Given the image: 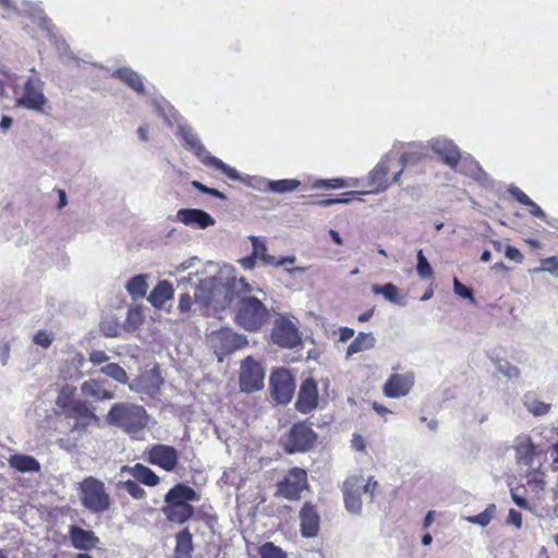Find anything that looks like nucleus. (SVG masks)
<instances>
[{"label": "nucleus", "mask_w": 558, "mask_h": 558, "mask_svg": "<svg viewBox=\"0 0 558 558\" xmlns=\"http://www.w3.org/2000/svg\"><path fill=\"white\" fill-rule=\"evenodd\" d=\"M194 258L182 262L170 270L178 278V287L194 290V301L206 315H215L231 304L234 291H252L244 277H236L231 266H223L217 275L208 276L204 271H189Z\"/></svg>", "instance_id": "1"}, {"label": "nucleus", "mask_w": 558, "mask_h": 558, "mask_svg": "<svg viewBox=\"0 0 558 558\" xmlns=\"http://www.w3.org/2000/svg\"><path fill=\"white\" fill-rule=\"evenodd\" d=\"M414 157V153H404L399 156L392 150L389 151L369 171L367 175V185L371 189L368 191H349L345 192L344 195L357 196L385 192L391 183L400 180L405 165Z\"/></svg>", "instance_id": "2"}, {"label": "nucleus", "mask_w": 558, "mask_h": 558, "mask_svg": "<svg viewBox=\"0 0 558 558\" xmlns=\"http://www.w3.org/2000/svg\"><path fill=\"white\" fill-rule=\"evenodd\" d=\"M246 283L253 289L252 291H234L231 303L239 299L235 312V322L239 326L247 331L259 330L269 319V312L260 300L255 296H246L245 293L263 292L260 288H255Z\"/></svg>", "instance_id": "3"}, {"label": "nucleus", "mask_w": 558, "mask_h": 558, "mask_svg": "<svg viewBox=\"0 0 558 558\" xmlns=\"http://www.w3.org/2000/svg\"><path fill=\"white\" fill-rule=\"evenodd\" d=\"M106 421L108 424L121 428L133 438H138V434L148 425V415L142 405L119 402L111 407Z\"/></svg>", "instance_id": "4"}, {"label": "nucleus", "mask_w": 558, "mask_h": 558, "mask_svg": "<svg viewBox=\"0 0 558 558\" xmlns=\"http://www.w3.org/2000/svg\"><path fill=\"white\" fill-rule=\"evenodd\" d=\"M377 487L373 477L352 476L343 484L344 504L351 513H360L364 500L372 501Z\"/></svg>", "instance_id": "5"}, {"label": "nucleus", "mask_w": 558, "mask_h": 558, "mask_svg": "<svg viewBox=\"0 0 558 558\" xmlns=\"http://www.w3.org/2000/svg\"><path fill=\"white\" fill-rule=\"evenodd\" d=\"M78 497L82 505L93 513H102L111 506V498L104 482L94 476H88L80 483Z\"/></svg>", "instance_id": "6"}, {"label": "nucleus", "mask_w": 558, "mask_h": 558, "mask_svg": "<svg viewBox=\"0 0 558 558\" xmlns=\"http://www.w3.org/2000/svg\"><path fill=\"white\" fill-rule=\"evenodd\" d=\"M179 130L183 140L185 141L186 146L194 151V154L202 160L203 163L211 166L217 170H220L231 180H241L240 174L234 168L228 166L217 157L211 156L206 150L205 146L202 144V142L199 141L198 136L194 133L192 128L187 125H180Z\"/></svg>", "instance_id": "7"}, {"label": "nucleus", "mask_w": 558, "mask_h": 558, "mask_svg": "<svg viewBox=\"0 0 558 558\" xmlns=\"http://www.w3.org/2000/svg\"><path fill=\"white\" fill-rule=\"evenodd\" d=\"M15 104L34 111H43L47 104L44 82L38 76L28 77L23 87L14 85Z\"/></svg>", "instance_id": "8"}, {"label": "nucleus", "mask_w": 558, "mask_h": 558, "mask_svg": "<svg viewBox=\"0 0 558 558\" xmlns=\"http://www.w3.org/2000/svg\"><path fill=\"white\" fill-rule=\"evenodd\" d=\"M208 342L217 355H223L245 347L247 339L231 328H221L208 336Z\"/></svg>", "instance_id": "9"}, {"label": "nucleus", "mask_w": 558, "mask_h": 558, "mask_svg": "<svg viewBox=\"0 0 558 558\" xmlns=\"http://www.w3.org/2000/svg\"><path fill=\"white\" fill-rule=\"evenodd\" d=\"M271 339L274 343L288 349L298 347L302 341L295 323L283 316H280L275 320Z\"/></svg>", "instance_id": "10"}, {"label": "nucleus", "mask_w": 558, "mask_h": 558, "mask_svg": "<svg viewBox=\"0 0 558 558\" xmlns=\"http://www.w3.org/2000/svg\"><path fill=\"white\" fill-rule=\"evenodd\" d=\"M511 449L514 451L515 463L521 469L535 465L541 453L531 436L524 433L514 437Z\"/></svg>", "instance_id": "11"}, {"label": "nucleus", "mask_w": 558, "mask_h": 558, "mask_svg": "<svg viewBox=\"0 0 558 558\" xmlns=\"http://www.w3.org/2000/svg\"><path fill=\"white\" fill-rule=\"evenodd\" d=\"M265 372L253 357L247 356L241 364L240 387L242 391L252 392L264 387Z\"/></svg>", "instance_id": "12"}, {"label": "nucleus", "mask_w": 558, "mask_h": 558, "mask_svg": "<svg viewBox=\"0 0 558 558\" xmlns=\"http://www.w3.org/2000/svg\"><path fill=\"white\" fill-rule=\"evenodd\" d=\"M270 387L272 397L278 403H289L295 390L294 378L289 371L277 369L270 376Z\"/></svg>", "instance_id": "13"}, {"label": "nucleus", "mask_w": 558, "mask_h": 558, "mask_svg": "<svg viewBox=\"0 0 558 558\" xmlns=\"http://www.w3.org/2000/svg\"><path fill=\"white\" fill-rule=\"evenodd\" d=\"M427 147L438 155L442 162L451 169H456L462 158L459 147L452 140L446 136L430 138L427 142Z\"/></svg>", "instance_id": "14"}, {"label": "nucleus", "mask_w": 558, "mask_h": 558, "mask_svg": "<svg viewBox=\"0 0 558 558\" xmlns=\"http://www.w3.org/2000/svg\"><path fill=\"white\" fill-rule=\"evenodd\" d=\"M145 454L150 464L157 465L167 472L173 471L179 461L177 449L168 445H154L145 451Z\"/></svg>", "instance_id": "15"}, {"label": "nucleus", "mask_w": 558, "mask_h": 558, "mask_svg": "<svg viewBox=\"0 0 558 558\" xmlns=\"http://www.w3.org/2000/svg\"><path fill=\"white\" fill-rule=\"evenodd\" d=\"M307 487L306 472L293 468L286 478L278 485V494L290 500L300 498L301 493Z\"/></svg>", "instance_id": "16"}, {"label": "nucleus", "mask_w": 558, "mask_h": 558, "mask_svg": "<svg viewBox=\"0 0 558 558\" xmlns=\"http://www.w3.org/2000/svg\"><path fill=\"white\" fill-rule=\"evenodd\" d=\"M415 383V375L408 371L392 373L383 386V392L388 398H401L410 393Z\"/></svg>", "instance_id": "17"}, {"label": "nucleus", "mask_w": 558, "mask_h": 558, "mask_svg": "<svg viewBox=\"0 0 558 558\" xmlns=\"http://www.w3.org/2000/svg\"><path fill=\"white\" fill-rule=\"evenodd\" d=\"M316 435L305 423L296 424L292 427L289 436V451H305L315 441Z\"/></svg>", "instance_id": "18"}, {"label": "nucleus", "mask_w": 558, "mask_h": 558, "mask_svg": "<svg viewBox=\"0 0 558 558\" xmlns=\"http://www.w3.org/2000/svg\"><path fill=\"white\" fill-rule=\"evenodd\" d=\"M318 403V390L314 379H305L298 395L295 407L301 413H310Z\"/></svg>", "instance_id": "19"}, {"label": "nucleus", "mask_w": 558, "mask_h": 558, "mask_svg": "<svg viewBox=\"0 0 558 558\" xmlns=\"http://www.w3.org/2000/svg\"><path fill=\"white\" fill-rule=\"evenodd\" d=\"M177 220L185 226L206 229L215 225V219L206 211L197 208H183L177 211Z\"/></svg>", "instance_id": "20"}, {"label": "nucleus", "mask_w": 558, "mask_h": 558, "mask_svg": "<svg viewBox=\"0 0 558 558\" xmlns=\"http://www.w3.org/2000/svg\"><path fill=\"white\" fill-rule=\"evenodd\" d=\"M126 476H131L146 486H156L159 483V476L148 466L141 463L123 465L117 474V477L125 478Z\"/></svg>", "instance_id": "21"}, {"label": "nucleus", "mask_w": 558, "mask_h": 558, "mask_svg": "<svg viewBox=\"0 0 558 558\" xmlns=\"http://www.w3.org/2000/svg\"><path fill=\"white\" fill-rule=\"evenodd\" d=\"M301 533L304 537H313L319 529V515L315 508L305 504L300 511Z\"/></svg>", "instance_id": "22"}, {"label": "nucleus", "mask_w": 558, "mask_h": 558, "mask_svg": "<svg viewBox=\"0 0 558 558\" xmlns=\"http://www.w3.org/2000/svg\"><path fill=\"white\" fill-rule=\"evenodd\" d=\"M84 397L93 398L94 400H111L114 398L112 391L106 388L104 380L92 378L84 381L81 386Z\"/></svg>", "instance_id": "23"}, {"label": "nucleus", "mask_w": 558, "mask_h": 558, "mask_svg": "<svg viewBox=\"0 0 558 558\" xmlns=\"http://www.w3.org/2000/svg\"><path fill=\"white\" fill-rule=\"evenodd\" d=\"M163 514L171 522L182 524L186 522L194 513V509L190 504H178L166 505L162 508Z\"/></svg>", "instance_id": "24"}, {"label": "nucleus", "mask_w": 558, "mask_h": 558, "mask_svg": "<svg viewBox=\"0 0 558 558\" xmlns=\"http://www.w3.org/2000/svg\"><path fill=\"white\" fill-rule=\"evenodd\" d=\"M111 76L120 80L137 94H144L145 86L142 76L131 68H120L111 73Z\"/></svg>", "instance_id": "25"}, {"label": "nucleus", "mask_w": 558, "mask_h": 558, "mask_svg": "<svg viewBox=\"0 0 558 558\" xmlns=\"http://www.w3.org/2000/svg\"><path fill=\"white\" fill-rule=\"evenodd\" d=\"M173 293L174 290L172 284L166 280H162L159 281L153 289L147 300L153 306L162 308L166 302L172 299Z\"/></svg>", "instance_id": "26"}, {"label": "nucleus", "mask_w": 558, "mask_h": 558, "mask_svg": "<svg viewBox=\"0 0 558 558\" xmlns=\"http://www.w3.org/2000/svg\"><path fill=\"white\" fill-rule=\"evenodd\" d=\"M359 185L360 179L356 178L316 179L311 183V187L316 190H338L344 187H356Z\"/></svg>", "instance_id": "27"}, {"label": "nucleus", "mask_w": 558, "mask_h": 558, "mask_svg": "<svg viewBox=\"0 0 558 558\" xmlns=\"http://www.w3.org/2000/svg\"><path fill=\"white\" fill-rule=\"evenodd\" d=\"M194 500H197L196 493L194 489L183 484H178L172 487L165 497L166 505H172L174 502L189 504Z\"/></svg>", "instance_id": "28"}, {"label": "nucleus", "mask_w": 558, "mask_h": 558, "mask_svg": "<svg viewBox=\"0 0 558 558\" xmlns=\"http://www.w3.org/2000/svg\"><path fill=\"white\" fill-rule=\"evenodd\" d=\"M162 384V379L155 371L145 372L137 381L130 384L131 390H145L148 393H154Z\"/></svg>", "instance_id": "29"}, {"label": "nucleus", "mask_w": 558, "mask_h": 558, "mask_svg": "<svg viewBox=\"0 0 558 558\" xmlns=\"http://www.w3.org/2000/svg\"><path fill=\"white\" fill-rule=\"evenodd\" d=\"M9 465L22 473L39 472L40 463L32 456L15 453L9 460Z\"/></svg>", "instance_id": "30"}, {"label": "nucleus", "mask_w": 558, "mask_h": 558, "mask_svg": "<svg viewBox=\"0 0 558 558\" xmlns=\"http://www.w3.org/2000/svg\"><path fill=\"white\" fill-rule=\"evenodd\" d=\"M70 536L73 546L78 549H89L98 542V538L92 531H86L78 526L71 527Z\"/></svg>", "instance_id": "31"}, {"label": "nucleus", "mask_w": 558, "mask_h": 558, "mask_svg": "<svg viewBox=\"0 0 558 558\" xmlns=\"http://www.w3.org/2000/svg\"><path fill=\"white\" fill-rule=\"evenodd\" d=\"M376 344V338L372 332H359L347 349V357L353 354L371 350Z\"/></svg>", "instance_id": "32"}, {"label": "nucleus", "mask_w": 558, "mask_h": 558, "mask_svg": "<svg viewBox=\"0 0 558 558\" xmlns=\"http://www.w3.org/2000/svg\"><path fill=\"white\" fill-rule=\"evenodd\" d=\"M260 182L267 190L276 194L294 192L301 185V182L295 179H282L276 181L262 179Z\"/></svg>", "instance_id": "33"}, {"label": "nucleus", "mask_w": 558, "mask_h": 558, "mask_svg": "<svg viewBox=\"0 0 558 558\" xmlns=\"http://www.w3.org/2000/svg\"><path fill=\"white\" fill-rule=\"evenodd\" d=\"M372 291L374 294H381L385 300L390 303L405 305V296L402 295L399 288L392 283H386L383 286L374 284L372 287Z\"/></svg>", "instance_id": "34"}, {"label": "nucleus", "mask_w": 558, "mask_h": 558, "mask_svg": "<svg viewBox=\"0 0 558 558\" xmlns=\"http://www.w3.org/2000/svg\"><path fill=\"white\" fill-rule=\"evenodd\" d=\"M148 275L141 274L132 277L125 284V289L133 300L143 299L148 290Z\"/></svg>", "instance_id": "35"}, {"label": "nucleus", "mask_w": 558, "mask_h": 558, "mask_svg": "<svg viewBox=\"0 0 558 558\" xmlns=\"http://www.w3.org/2000/svg\"><path fill=\"white\" fill-rule=\"evenodd\" d=\"M523 404L526 411L533 414L534 416L546 415L551 409L550 403H546L531 393L524 396Z\"/></svg>", "instance_id": "36"}, {"label": "nucleus", "mask_w": 558, "mask_h": 558, "mask_svg": "<svg viewBox=\"0 0 558 558\" xmlns=\"http://www.w3.org/2000/svg\"><path fill=\"white\" fill-rule=\"evenodd\" d=\"M248 239L253 246L252 255L256 259H259L264 265L275 264V257L267 253V246L263 239L255 235H251Z\"/></svg>", "instance_id": "37"}, {"label": "nucleus", "mask_w": 558, "mask_h": 558, "mask_svg": "<svg viewBox=\"0 0 558 558\" xmlns=\"http://www.w3.org/2000/svg\"><path fill=\"white\" fill-rule=\"evenodd\" d=\"M192 550V535L184 530L177 535L175 558H190Z\"/></svg>", "instance_id": "38"}, {"label": "nucleus", "mask_w": 558, "mask_h": 558, "mask_svg": "<svg viewBox=\"0 0 558 558\" xmlns=\"http://www.w3.org/2000/svg\"><path fill=\"white\" fill-rule=\"evenodd\" d=\"M75 391H76V389L73 386L62 387L60 389V392H59V396L57 399V404L60 408L65 409V410H74L75 405H74L73 398H74Z\"/></svg>", "instance_id": "39"}, {"label": "nucleus", "mask_w": 558, "mask_h": 558, "mask_svg": "<svg viewBox=\"0 0 558 558\" xmlns=\"http://www.w3.org/2000/svg\"><path fill=\"white\" fill-rule=\"evenodd\" d=\"M100 372L121 384H125L129 379L126 372L116 363H109L102 366Z\"/></svg>", "instance_id": "40"}, {"label": "nucleus", "mask_w": 558, "mask_h": 558, "mask_svg": "<svg viewBox=\"0 0 558 558\" xmlns=\"http://www.w3.org/2000/svg\"><path fill=\"white\" fill-rule=\"evenodd\" d=\"M118 486L125 489L135 499H142L145 497V490L129 476L125 478H119Z\"/></svg>", "instance_id": "41"}, {"label": "nucleus", "mask_w": 558, "mask_h": 558, "mask_svg": "<svg viewBox=\"0 0 558 558\" xmlns=\"http://www.w3.org/2000/svg\"><path fill=\"white\" fill-rule=\"evenodd\" d=\"M417 265L416 272L421 279H429L434 276V270L429 265L427 258L423 254V251L420 250L416 254Z\"/></svg>", "instance_id": "42"}, {"label": "nucleus", "mask_w": 558, "mask_h": 558, "mask_svg": "<svg viewBox=\"0 0 558 558\" xmlns=\"http://www.w3.org/2000/svg\"><path fill=\"white\" fill-rule=\"evenodd\" d=\"M495 512V505H489L483 512L466 517L465 520L470 523L477 524L480 526H487L492 521Z\"/></svg>", "instance_id": "43"}, {"label": "nucleus", "mask_w": 558, "mask_h": 558, "mask_svg": "<svg viewBox=\"0 0 558 558\" xmlns=\"http://www.w3.org/2000/svg\"><path fill=\"white\" fill-rule=\"evenodd\" d=\"M464 163L470 166L469 174L476 181L481 182L482 184L488 183V177L483 171V169L478 166V163L472 159L468 160L465 159Z\"/></svg>", "instance_id": "44"}, {"label": "nucleus", "mask_w": 558, "mask_h": 558, "mask_svg": "<svg viewBox=\"0 0 558 558\" xmlns=\"http://www.w3.org/2000/svg\"><path fill=\"white\" fill-rule=\"evenodd\" d=\"M259 554L262 558H286V554L281 550V548L275 546L272 543L264 544Z\"/></svg>", "instance_id": "45"}, {"label": "nucleus", "mask_w": 558, "mask_h": 558, "mask_svg": "<svg viewBox=\"0 0 558 558\" xmlns=\"http://www.w3.org/2000/svg\"><path fill=\"white\" fill-rule=\"evenodd\" d=\"M525 469V477L529 484H535L536 487L544 485V474L539 471L538 466Z\"/></svg>", "instance_id": "46"}, {"label": "nucleus", "mask_w": 558, "mask_h": 558, "mask_svg": "<svg viewBox=\"0 0 558 558\" xmlns=\"http://www.w3.org/2000/svg\"><path fill=\"white\" fill-rule=\"evenodd\" d=\"M52 341H53V335L51 332H47L45 330H38L33 336V342L36 345H39L44 349H48L51 345Z\"/></svg>", "instance_id": "47"}, {"label": "nucleus", "mask_w": 558, "mask_h": 558, "mask_svg": "<svg viewBox=\"0 0 558 558\" xmlns=\"http://www.w3.org/2000/svg\"><path fill=\"white\" fill-rule=\"evenodd\" d=\"M143 322V312L140 307H132L128 311L126 324L130 328L135 329Z\"/></svg>", "instance_id": "48"}, {"label": "nucleus", "mask_w": 558, "mask_h": 558, "mask_svg": "<svg viewBox=\"0 0 558 558\" xmlns=\"http://www.w3.org/2000/svg\"><path fill=\"white\" fill-rule=\"evenodd\" d=\"M453 292L462 299L474 302L472 290L461 283L457 278L453 279Z\"/></svg>", "instance_id": "49"}, {"label": "nucleus", "mask_w": 558, "mask_h": 558, "mask_svg": "<svg viewBox=\"0 0 558 558\" xmlns=\"http://www.w3.org/2000/svg\"><path fill=\"white\" fill-rule=\"evenodd\" d=\"M541 271H548L555 277H558V259L557 257H548L542 260Z\"/></svg>", "instance_id": "50"}, {"label": "nucleus", "mask_w": 558, "mask_h": 558, "mask_svg": "<svg viewBox=\"0 0 558 558\" xmlns=\"http://www.w3.org/2000/svg\"><path fill=\"white\" fill-rule=\"evenodd\" d=\"M497 369H498V372H500L501 374H504L505 376H507L509 378H515L519 376L518 367L510 365L507 362H504V363L499 362L497 365Z\"/></svg>", "instance_id": "51"}, {"label": "nucleus", "mask_w": 558, "mask_h": 558, "mask_svg": "<svg viewBox=\"0 0 558 558\" xmlns=\"http://www.w3.org/2000/svg\"><path fill=\"white\" fill-rule=\"evenodd\" d=\"M192 185L197 189L198 191L205 193V194H209L211 196H215L219 199H225L226 196L222 192L216 190V189H211V187H208L206 185H204L203 183L198 182V181H193L192 182Z\"/></svg>", "instance_id": "52"}, {"label": "nucleus", "mask_w": 558, "mask_h": 558, "mask_svg": "<svg viewBox=\"0 0 558 558\" xmlns=\"http://www.w3.org/2000/svg\"><path fill=\"white\" fill-rule=\"evenodd\" d=\"M193 300L189 292L182 293L179 298L178 308L181 313H187L192 310Z\"/></svg>", "instance_id": "53"}, {"label": "nucleus", "mask_w": 558, "mask_h": 558, "mask_svg": "<svg viewBox=\"0 0 558 558\" xmlns=\"http://www.w3.org/2000/svg\"><path fill=\"white\" fill-rule=\"evenodd\" d=\"M15 76L8 75V74H0V96L5 97L8 96L7 93V85H12L14 88L15 84Z\"/></svg>", "instance_id": "54"}, {"label": "nucleus", "mask_w": 558, "mask_h": 558, "mask_svg": "<svg viewBox=\"0 0 558 558\" xmlns=\"http://www.w3.org/2000/svg\"><path fill=\"white\" fill-rule=\"evenodd\" d=\"M509 193L521 204L527 205L531 203V198L517 186H510Z\"/></svg>", "instance_id": "55"}, {"label": "nucleus", "mask_w": 558, "mask_h": 558, "mask_svg": "<svg viewBox=\"0 0 558 558\" xmlns=\"http://www.w3.org/2000/svg\"><path fill=\"white\" fill-rule=\"evenodd\" d=\"M11 343L9 341H0V363L7 365L10 357Z\"/></svg>", "instance_id": "56"}, {"label": "nucleus", "mask_w": 558, "mask_h": 558, "mask_svg": "<svg viewBox=\"0 0 558 558\" xmlns=\"http://www.w3.org/2000/svg\"><path fill=\"white\" fill-rule=\"evenodd\" d=\"M109 356L104 351H93L89 354V361L95 365H100L102 363L108 362Z\"/></svg>", "instance_id": "57"}, {"label": "nucleus", "mask_w": 558, "mask_h": 558, "mask_svg": "<svg viewBox=\"0 0 558 558\" xmlns=\"http://www.w3.org/2000/svg\"><path fill=\"white\" fill-rule=\"evenodd\" d=\"M507 522L509 524L514 525L517 529H520L522 526V514L514 509H510L509 513H508Z\"/></svg>", "instance_id": "58"}, {"label": "nucleus", "mask_w": 558, "mask_h": 558, "mask_svg": "<svg viewBox=\"0 0 558 558\" xmlns=\"http://www.w3.org/2000/svg\"><path fill=\"white\" fill-rule=\"evenodd\" d=\"M351 447L355 451H360V452H364V453L366 452V442L361 435H357V434L353 435V438L351 440Z\"/></svg>", "instance_id": "59"}, {"label": "nucleus", "mask_w": 558, "mask_h": 558, "mask_svg": "<svg viewBox=\"0 0 558 558\" xmlns=\"http://www.w3.org/2000/svg\"><path fill=\"white\" fill-rule=\"evenodd\" d=\"M339 333V341L347 342L354 336V329L349 327H340L338 330Z\"/></svg>", "instance_id": "60"}, {"label": "nucleus", "mask_w": 558, "mask_h": 558, "mask_svg": "<svg viewBox=\"0 0 558 558\" xmlns=\"http://www.w3.org/2000/svg\"><path fill=\"white\" fill-rule=\"evenodd\" d=\"M506 256L511 259V260H515V262H521L522 260V254L520 253V251L513 246H508L506 248Z\"/></svg>", "instance_id": "61"}, {"label": "nucleus", "mask_w": 558, "mask_h": 558, "mask_svg": "<svg viewBox=\"0 0 558 558\" xmlns=\"http://www.w3.org/2000/svg\"><path fill=\"white\" fill-rule=\"evenodd\" d=\"M526 206L530 208V214L532 216L538 217L542 219L545 218V213L543 211V209L537 204H535L532 199H531V203L527 204Z\"/></svg>", "instance_id": "62"}, {"label": "nucleus", "mask_w": 558, "mask_h": 558, "mask_svg": "<svg viewBox=\"0 0 558 558\" xmlns=\"http://www.w3.org/2000/svg\"><path fill=\"white\" fill-rule=\"evenodd\" d=\"M255 260L256 258L251 255V256H247V257H243L239 260L240 265L246 269V270H251L255 267Z\"/></svg>", "instance_id": "63"}, {"label": "nucleus", "mask_w": 558, "mask_h": 558, "mask_svg": "<svg viewBox=\"0 0 558 558\" xmlns=\"http://www.w3.org/2000/svg\"><path fill=\"white\" fill-rule=\"evenodd\" d=\"M511 498L513 500V502L519 506L520 508H527V502L525 500V498L519 496L518 494H515L514 492H511Z\"/></svg>", "instance_id": "64"}]
</instances>
